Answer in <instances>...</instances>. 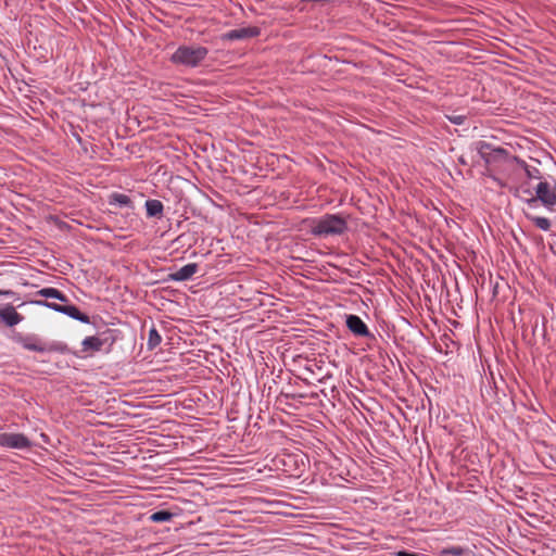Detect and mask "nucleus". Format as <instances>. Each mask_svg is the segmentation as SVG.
<instances>
[{
    "mask_svg": "<svg viewBox=\"0 0 556 556\" xmlns=\"http://www.w3.org/2000/svg\"><path fill=\"white\" fill-rule=\"evenodd\" d=\"M110 205H115L119 207L130 206L131 200L128 195L123 193H113L109 198Z\"/></svg>",
    "mask_w": 556,
    "mask_h": 556,
    "instance_id": "obj_13",
    "label": "nucleus"
},
{
    "mask_svg": "<svg viewBox=\"0 0 556 556\" xmlns=\"http://www.w3.org/2000/svg\"><path fill=\"white\" fill-rule=\"evenodd\" d=\"M486 147H488V144H486V143H484V142H480V143H479V147H478L479 152L482 154V153H483L484 148H486Z\"/></svg>",
    "mask_w": 556,
    "mask_h": 556,
    "instance_id": "obj_22",
    "label": "nucleus"
},
{
    "mask_svg": "<svg viewBox=\"0 0 556 556\" xmlns=\"http://www.w3.org/2000/svg\"><path fill=\"white\" fill-rule=\"evenodd\" d=\"M17 342L21 343V345L29 351L34 352H46V351H56L59 350L56 345L54 344H46L42 343L38 338L36 337H22L20 336L17 338Z\"/></svg>",
    "mask_w": 556,
    "mask_h": 556,
    "instance_id": "obj_6",
    "label": "nucleus"
},
{
    "mask_svg": "<svg viewBox=\"0 0 556 556\" xmlns=\"http://www.w3.org/2000/svg\"><path fill=\"white\" fill-rule=\"evenodd\" d=\"M208 51L202 46H181L172 55L175 64L194 67L198 66L207 55Z\"/></svg>",
    "mask_w": 556,
    "mask_h": 556,
    "instance_id": "obj_2",
    "label": "nucleus"
},
{
    "mask_svg": "<svg viewBox=\"0 0 556 556\" xmlns=\"http://www.w3.org/2000/svg\"><path fill=\"white\" fill-rule=\"evenodd\" d=\"M198 270L197 264H187L172 274V278L176 281H184L191 278Z\"/></svg>",
    "mask_w": 556,
    "mask_h": 556,
    "instance_id": "obj_10",
    "label": "nucleus"
},
{
    "mask_svg": "<svg viewBox=\"0 0 556 556\" xmlns=\"http://www.w3.org/2000/svg\"><path fill=\"white\" fill-rule=\"evenodd\" d=\"M12 294H13V291H11V290H0V295L10 296Z\"/></svg>",
    "mask_w": 556,
    "mask_h": 556,
    "instance_id": "obj_21",
    "label": "nucleus"
},
{
    "mask_svg": "<svg viewBox=\"0 0 556 556\" xmlns=\"http://www.w3.org/2000/svg\"><path fill=\"white\" fill-rule=\"evenodd\" d=\"M160 343H161V336L159 334L156 329L152 328L149 332L148 345L150 349H154Z\"/></svg>",
    "mask_w": 556,
    "mask_h": 556,
    "instance_id": "obj_17",
    "label": "nucleus"
},
{
    "mask_svg": "<svg viewBox=\"0 0 556 556\" xmlns=\"http://www.w3.org/2000/svg\"><path fill=\"white\" fill-rule=\"evenodd\" d=\"M173 514L166 510L155 511L151 515L150 519L154 522L169 521L173 518Z\"/></svg>",
    "mask_w": 556,
    "mask_h": 556,
    "instance_id": "obj_16",
    "label": "nucleus"
},
{
    "mask_svg": "<svg viewBox=\"0 0 556 556\" xmlns=\"http://www.w3.org/2000/svg\"><path fill=\"white\" fill-rule=\"evenodd\" d=\"M522 192L525 193V197H523V199H525V200H526V198H530V197H532V194H531L530 190H528V189H527V190H523Z\"/></svg>",
    "mask_w": 556,
    "mask_h": 556,
    "instance_id": "obj_23",
    "label": "nucleus"
},
{
    "mask_svg": "<svg viewBox=\"0 0 556 556\" xmlns=\"http://www.w3.org/2000/svg\"><path fill=\"white\" fill-rule=\"evenodd\" d=\"M0 319L8 327H13L23 320V316L16 312L13 305L7 304L3 307H0Z\"/></svg>",
    "mask_w": 556,
    "mask_h": 556,
    "instance_id": "obj_8",
    "label": "nucleus"
},
{
    "mask_svg": "<svg viewBox=\"0 0 556 556\" xmlns=\"http://www.w3.org/2000/svg\"><path fill=\"white\" fill-rule=\"evenodd\" d=\"M346 326L356 336L366 337L369 334L367 326L356 315H349L346 317Z\"/></svg>",
    "mask_w": 556,
    "mask_h": 556,
    "instance_id": "obj_9",
    "label": "nucleus"
},
{
    "mask_svg": "<svg viewBox=\"0 0 556 556\" xmlns=\"http://www.w3.org/2000/svg\"><path fill=\"white\" fill-rule=\"evenodd\" d=\"M260 35L257 27L249 26L229 30L222 35V40H245Z\"/></svg>",
    "mask_w": 556,
    "mask_h": 556,
    "instance_id": "obj_7",
    "label": "nucleus"
},
{
    "mask_svg": "<svg viewBox=\"0 0 556 556\" xmlns=\"http://www.w3.org/2000/svg\"><path fill=\"white\" fill-rule=\"evenodd\" d=\"M147 214L150 217L159 216L163 212V204L159 200H148L146 202Z\"/></svg>",
    "mask_w": 556,
    "mask_h": 556,
    "instance_id": "obj_14",
    "label": "nucleus"
},
{
    "mask_svg": "<svg viewBox=\"0 0 556 556\" xmlns=\"http://www.w3.org/2000/svg\"><path fill=\"white\" fill-rule=\"evenodd\" d=\"M443 554H451V555H454V556H463L464 555V548L458 547V546H454V547L444 549Z\"/></svg>",
    "mask_w": 556,
    "mask_h": 556,
    "instance_id": "obj_18",
    "label": "nucleus"
},
{
    "mask_svg": "<svg viewBox=\"0 0 556 556\" xmlns=\"http://www.w3.org/2000/svg\"><path fill=\"white\" fill-rule=\"evenodd\" d=\"M535 197L526 198L530 207H535L540 201L548 210H554L556 205V193L552 186L546 181H541L535 188Z\"/></svg>",
    "mask_w": 556,
    "mask_h": 556,
    "instance_id": "obj_3",
    "label": "nucleus"
},
{
    "mask_svg": "<svg viewBox=\"0 0 556 556\" xmlns=\"http://www.w3.org/2000/svg\"><path fill=\"white\" fill-rule=\"evenodd\" d=\"M526 172H527V175L529 178H535V179L541 178L540 172L536 168H533V169L527 168Z\"/></svg>",
    "mask_w": 556,
    "mask_h": 556,
    "instance_id": "obj_20",
    "label": "nucleus"
},
{
    "mask_svg": "<svg viewBox=\"0 0 556 556\" xmlns=\"http://www.w3.org/2000/svg\"><path fill=\"white\" fill-rule=\"evenodd\" d=\"M40 296L47 299H56L61 302H67V298L55 288H43L37 292Z\"/></svg>",
    "mask_w": 556,
    "mask_h": 556,
    "instance_id": "obj_11",
    "label": "nucleus"
},
{
    "mask_svg": "<svg viewBox=\"0 0 556 556\" xmlns=\"http://www.w3.org/2000/svg\"><path fill=\"white\" fill-rule=\"evenodd\" d=\"M103 343L104 342L98 337H87L81 342L83 351H100Z\"/></svg>",
    "mask_w": 556,
    "mask_h": 556,
    "instance_id": "obj_12",
    "label": "nucleus"
},
{
    "mask_svg": "<svg viewBox=\"0 0 556 556\" xmlns=\"http://www.w3.org/2000/svg\"><path fill=\"white\" fill-rule=\"evenodd\" d=\"M35 303L38 305L47 306L55 312L65 314V315L72 317L74 319H77L81 323L89 324V321H90L89 317L86 314L81 313L74 305H61V304L51 303V302H47V301H36Z\"/></svg>",
    "mask_w": 556,
    "mask_h": 556,
    "instance_id": "obj_4",
    "label": "nucleus"
},
{
    "mask_svg": "<svg viewBox=\"0 0 556 556\" xmlns=\"http://www.w3.org/2000/svg\"><path fill=\"white\" fill-rule=\"evenodd\" d=\"M0 445L9 448L25 450L30 447V441L22 433H0Z\"/></svg>",
    "mask_w": 556,
    "mask_h": 556,
    "instance_id": "obj_5",
    "label": "nucleus"
},
{
    "mask_svg": "<svg viewBox=\"0 0 556 556\" xmlns=\"http://www.w3.org/2000/svg\"><path fill=\"white\" fill-rule=\"evenodd\" d=\"M348 228L345 219L340 215H325L312 222L311 230L316 236L341 235Z\"/></svg>",
    "mask_w": 556,
    "mask_h": 556,
    "instance_id": "obj_1",
    "label": "nucleus"
},
{
    "mask_svg": "<svg viewBox=\"0 0 556 556\" xmlns=\"http://www.w3.org/2000/svg\"><path fill=\"white\" fill-rule=\"evenodd\" d=\"M527 217L529 219H531L535 226L544 231H548L549 228H551V222L549 219L545 218V217H540V216H532L530 214H527Z\"/></svg>",
    "mask_w": 556,
    "mask_h": 556,
    "instance_id": "obj_15",
    "label": "nucleus"
},
{
    "mask_svg": "<svg viewBox=\"0 0 556 556\" xmlns=\"http://www.w3.org/2000/svg\"><path fill=\"white\" fill-rule=\"evenodd\" d=\"M447 118H448L452 123H454V124H456V125H462V124H464V122H465V119H466V117H465L464 115H457V114L450 115V116H447Z\"/></svg>",
    "mask_w": 556,
    "mask_h": 556,
    "instance_id": "obj_19",
    "label": "nucleus"
}]
</instances>
